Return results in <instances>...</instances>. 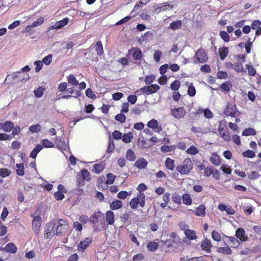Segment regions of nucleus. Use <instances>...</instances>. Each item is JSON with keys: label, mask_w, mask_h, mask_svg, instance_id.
Wrapping results in <instances>:
<instances>
[{"label": "nucleus", "mask_w": 261, "mask_h": 261, "mask_svg": "<svg viewBox=\"0 0 261 261\" xmlns=\"http://www.w3.org/2000/svg\"><path fill=\"white\" fill-rule=\"evenodd\" d=\"M101 216V213L100 211L94 213L90 219V222L93 224H95L98 223V219Z\"/></svg>", "instance_id": "obj_22"}, {"label": "nucleus", "mask_w": 261, "mask_h": 261, "mask_svg": "<svg viewBox=\"0 0 261 261\" xmlns=\"http://www.w3.org/2000/svg\"><path fill=\"white\" fill-rule=\"evenodd\" d=\"M180 87V82L178 80H175L171 84V88L174 90H177Z\"/></svg>", "instance_id": "obj_58"}, {"label": "nucleus", "mask_w": 261, "mask_h": 261, "mask_svg": "<svg viewBox=\"0 0 261 261\" xmlns=\"http://www.w3.org/2000/svg\"><path fill=\"white\" fill-rule=\"evenodd\" d=\"M139 202V201L138 194L137 197L131 199V200L129 202V205L132 208L136 209V208H137V207L138 206Z\"/></svg>", "instance_id": "obj_35"}, {"label": "nucleus", "mask_w": 261, "mask_h": 261, "mask_svg": "<svg viewBox=\"0 0 261 261\" xmlns=\"http://www.w3.org/2000/svg\"><path fill=\"white\" fill-rule=\"evenodd\" d=\"M148 162L144 158H140L134 164V166L139 169H144L147 165Z\"/></svg>", "instance_id": "obj_11"}, {"label": "nucleus", "mask_w": 261, "mask_h": 261, "mask_svg": "<svg viewBox=\"0 0 261 261\" xmlns=\"http://www.w3.org/2000/svg\"><path fill=\"white\" fill-rule=\"evenodd\" d=\"M231 87V85L230 83L228 82H226L224 83H223L221 85V88L224 90V91H226L227 92H228Z\"/></svg>", "instance_id": "obj_57"}, {"label": "nucleus", "mask_w": 261, "mask_h": 261, "mask_svg": "<svg viewBox=\"0 0 261 261\" xmlns=\"http://www.w3.org/2000/svg\"><path fill=\"white\" fill-rule=\"evenodd\" d=\"M126 159L130 161H134L136 160V155L131 149H128L126 153Z\"/></svg>", "instance_id": "obj_27"}, {"label": "nucleus", "mask_w": 261, "mask_h": 261, "mask_svg": "<svg viewBox=\"0 0 261 261\" xmlns=\"http://www.w3.org/2000/svg\"><path fill=\"white\" fill-rule=\"evenodd\" d=\"M114 214L112 211H109L106 213V220L109 225L114 223Z\"/></svg>", "instance_id": "obj_17"}, {"label": "nucleus", "mask_w": 261, "mask_h": 261, "mask_svg": "<svg viewBox=\"0 0 261 261\" xmlns=\"http://www.w3.org/2000/svg\"><path fill=\"white\" fill-rule=\"evenodd\" d=\"M199 151L196 148V147L193 145L191 146L187 150V152L188 154H191L192 155H195L198 153Z\"/></svg>", "instance_id": "obj_47"}, {"label": "nucleus", "mask_w": 261, "mask_h": 261, "mask_svg": "<svg viewBox=\"0 0 261 261\" xmlns=\"http://www.w3.org/2000/svg\"><path fill=\"white\" fill-rule=\"evenodd\" d=\"M91 242L92 240L90 238H86L83 241L80 242L77 247L78 250L82 251H84Z\"/></svg>", "instance_id": "obj_8"}, {"label": "nucleus", "mask_w": 261, "mask_h": 261, "mask_svg": "<svg viewBox=\"0 0 261 261\" xmlns=\"http://www.w3.org/2000/svg\"><path fill=\"white\" fill-rule=\"evenodd\" d=\"M171 114L176 119H180L185 116L186 111L184 108L179 107L172 110Z\"/></svg>", "instance_id": "obj_4"}, {"label": "nucleus", "mask_w": 261, "mask_h": 261, "mask_svg": "<svg viewBox=\"0 0 261 261\" xmlns=\"http://www.w3.org/2000/svg\"><path fill=\"white\" fill-rule=\"evenodd\" d=\"M67 80L68 83L72 85L76 86L79 84V81L73 74H70L67 78Z\"/></svg>", "instance_id": "obj_31"}, {"label": "nucleus", "mask_w": 261, "mask_h": 261, "mask_svg": "<svg viewBox=\"0 0 261 261\" xmlns=\"http://www.w3.org/2000/svg\"><path fill=\"white\" fill-rule=\"evenodd\" d=\"M115 118L116 120L122 123L125 121L126 116L124 114H123L122 113H120V114H117L115 116Z\"/></svg>", "instance_id": "obj_44"}, {"label": "nucleus", "mask_w": 261, "mask_h": 261, "mask_svg": "<svg viewBox=\"0 0 261 261\" xmlns=\"http://www.w3.org/2000/svg\"><path fill=\"white\" fill-rule=\"evenodd\" d=\"M41 125L39 124L31 125L29 127V130L32 133H38L41 130Z\"/></svg>", "instance_id": "obj_41"}, {"label": "nucleus", "mask_w": 261, "mask_h": 261, "mask_svg": "<svg viewBox=\"0 0 261 261\" xmlns=\"http://www.w3.org/2000/svg\"><path fill=\"white\" fill-rule=\"evenodd\" d=\"M44 90H45V88H44L43 87H42V86L39 87L36 90H35L34 91L35 96L37 98H40V97H42Z\"/></svg>", "instance_id": "obj_36"}, {"label": "nucleus", "mask_w": 261, "mask_h": 261, "mask_svg": "<svg viewBox=\"0 0 261 261\" xmlns=\"http://www.w3.org/2000/svg\"><path fill=\"white\" fill-rule=\"evenodd\" d=\"M121 138L124 143H128L132 141L133 136L132 133H128L124 134Z\"/></svg>", "instance_id": "obj_25"}, {"label": "nucleus", "mask_w": 261, "mask_h": 261, "mask_svg": "<svg viewBox=\"0 0 261 261\" xmlns=\"http://www.w3.org/2000/svg\"><path fill=\"white\" fill-rule=\"evenodd\" d=\"M162 55L161 51L158 50L154 51L153 54V58L156 62H159L160 60L161 57Z\"/></svg>", "instance_id": "obj_61"}, {"label": "nucleus", "mask_w": 261, "mask_h": 261, "mask_svg": "<svg viewBox=\"0 0 261 261\" xmlns=\"http://www.w3.org/2000/svg\"><path fill=\"white\" fill-rule=\"evenodd\" d=\"M182 27L181 21L180 20H176L171 23L170 28L172 30H176L180 29Z\"/></svg>", "instance_id": "obj_23"}, {"label": "nucleus", "mask_w": 261, "mask_h": 261, "mask_svg": "<svg viewBox=\"0 0 261 261\" xmlns=\"http://www.w3.org/2000/svg\"><path fill=\"white\" fill-rule=\"evenodd\" d=\"M81 175L83 178V179L89 180L90 178H89L90 176L89 172L86 169H83L81 171Z\"/></svg>", "instance_id": "obj_48"}, {"label": "nucleus", "mask_w": 261, "mask_h": 261, "mask_svg": "<svg viewBox=\"0 0 261 261\" xmlns=\"http://www.w3.org/2000/svg\"><path fill=\"white\" fill-rule=\"evenodd\" d=\"M228 54V49L226 47H223L219 48V54L220 58L222 60H223Z\"/></svg>", "instance_id": "obj_18"}, {"label": "nucleus", "mask_w": 261, "mask_h": 261, "mask_svg": "<svg viewBox=\"0 0 261 261\" xmlns=\"http://www.w3.org/2000/svg\"><path fill=\"white\" fill-rule=\"evenodd\" d=\"M2 129L5 132H10L14 127V124L10 121H7L2 125Z\"/></svg>", "instance_id": "obj_14"}, {"label": "nucleus", "mask_w": 261, "mask_h": 261, "mask_svg": "<svg viewBox=\"0 0 261 261\" xmlns=\"http://www.w3.org/2000/svg\"><path fill=\"white\" fill-rule=\"evenodd\" d=\"M5 250L7 252L15 253L17 251V247L12 243H10L5 246Z\"/></svg>", "instance_id": "obj_21"}, {"label": "nucleus", "mask_w": 261, "mask_h": 261, "mask_svg": "<svg viewBox=\"0 0 261 261\" xmlns=\"http://www.w3.org/2000/svg\"><path fill=\"white\" fill-rule=\"evenodd\" d=\"M132 51H133V58L134 60H140L142 59L143 55L140 49L138 48H133Z\"/></svg>", "instance_id": "obj_10"}, {"label": "nucleus", "mask_w": 261, "mask_h": 261, "mask_svg": "<svg viewBox=\"0 0 261 261\" xmlns=\"http://www.w3.org/2000/svg\"><path fill=\"white\" fill-rule=\"evenodd\" d=\"M185 234L187 238L190 240H192L196 238L195 231L193 230L188 229V230H186Z\"/></svg>", "instance_id": "obj_24"}, {"label": "nucleus", "mask_w": 261, "mask_h": 261, "mask_svg": "<svg viewBox=\"0 0 261 261\" xmlns=\"http://www.w3.org/2000/svg\"><path fill=\"white\" fill-rule=\"evenodd\" d=\"M16 173L19 176H23L24 174L23 164H17Z\"/></svg>", "instance_id": "obj_29"}, {"label": "nucleus", "mask_w": 261, "mask_h": 261, "mask_svg": "<svg viewBox=\"0 0 261 261\" xmlns=\"http://www.w3.org/2000/svg\"><path fill=\"white\" fill-rule=\"evenodd\" d=\"M116 178V176L112 173H109L107 174V184H112L114 182Z\"/></svg>", "instance_id": "obj_53"}, {"label": "nucleus", "mask_w": 261, "mask_h": 261, "mask_svg": "<svg viewBox=\"0 0 261 261\" xmlns=\"http://www.w3.org/2000/svg\"><path fill=\"white\" fill-rule=\"evenodd\" d=\"M196 94V89L192 84H191L188 90V94L190 96H194Z\"/></svg>", "instance_id": "obj_50"}, {"label": "nucleus", "mask_w": 261, "mask_h": 261, "mask_svg": "<svg viewBox=\"0 0 261 261\" xmlns=\"http://www.w3.org/2000/svg\"><path fill=\"white\" fill-rule=\"evenodd\" d=\"M138 198H139V204H140L141 207H143L145 205V194L143 193L140 192L138 193Z\"/></svg>", "instance_id": "obj_33"}, {"label": "nucleus", "mask_w": 261, "mask_h": 261, "mask_svg": "<svg viewBox=\"0 0 261 261\" xmlns=\"http://www.w3.org/2000/svg\"><path fill=\"white\" fill-rule=\"evenodd\" d=\"M210 161L215 166H218L221 163L220 158L216 153L213 154L212 156L210 158Z\"/></svg>", "instance_id": "obj_16"}, {"label": "nucleus", "mask_w": 261, "mask_h": 261, "mask_svg": "<svg viewBox=\"0 0 261 261\" xmlns=\"http://www.w3.org/2000/svg\"><path fill=\"white\" fill-rule=\"evenodd\" d=\"M212 244L211 241L210 240L205 239L204 241H203L201 245V247L203 250H205L208 252H211V248L212 247Z\"/></svg>", "instance_id": "obj_13"}, {"label": "nucleus", "mask_w": 261, "mask_h": 261, "mask_svg": "<svg viewBox=\"0 0 261 261\" xmlns=\"http://www.w3.org/2000/svg\"><path fill=\"white\" fill-rule=\"evenodd\" d=\"M128 195V193L126 191H121L117 194V197L119 199H125Z\"/></svg>", "instance_id": "obj_64"}, {"label": "nucleus", "mask_w": 261, "mask_h": 261, "mask_svg": "<svg viewBox=\"0 0 261 261\" xmlns=\"http://www.w3.org/2000/svg\"><path fill=\"white\" fill-rule=\"evenodd\" d=\"M219 35L225 42H228L229 41L230 37L225 31H220Z\"/></svg>", "instance_id": "obj_43"}, {"label": "nucleus", "mask_w": 261, "mask_h": 261, "mask_svg": "<svg viewBox=\"0 0 261 261\" xmlns=\"http://www.w3.org/2000/svg\"><path fill=\"white\" fill-rule=\"evenodd\" d=\"M95 49L98 55H102L103 53V47L100 41H98L95 44Z\"/></svg>", "instance_id": "obj_39"}, {"label": "nucleus", "mask_w": 261, "mask_h": 261, "mask_svg": "<svg viewBox=\"0 0 261 261\" xmlns=\"http://www.w3.org/2000/svg\"><path fill=\"white\" fill-rule=\"evenodd\" d=\"M42 146L46 148H52L54 147V144L51 141L47 139H43L42 141Z\"/></svg>", "instance_id": "obj_42"}, {"label": "nucleus", "mask_w": 261, "mask_h": 261, "mask_svg": "<svg viewBox=\"0 0 261 261\" xmlns=\"http://www.w3.org/2000/svg\"><path fill=\"white\" fill-rule=\"evenodd\" d=\"M223 128H219V132L220 133V134H221V136L223 138V139L224 140H225V141H229L230 140V137L229 135V133L228 132H225V133H222V132L223 130Z\"/></svg>", "instance_id": "obj_52"}, {"label": "nucleus", "mask_w": 261, "mask_h": 261, "mask_svg": "<svg viewBox=\"0 0 261 261\" xmlns=\"http://www.w3.org/2000/svg\"><path fill=\"white\" fill-rule=\"evenodd\" d=\"M256 135V131L254 128H246L243 132L242 135L245 136H254Z\"/></svg>", "instance_id": "obj_28"}, {"label": "nucleus", "mask_w": 261, "mask_h": 261, "mask_svg": "<svg viewBox=\"0 0 261 261\" xmlns=\"http://www.w3.org/2000/svg\"><path fill=\"white\" fill-rule=\"evenodd\" d=\"M193 164L191 160L186 158L184 160L182 165L177 166L176 169L181 174H187L193 169Z\"/></svg>", "instance_id": "obj_1"}, {"label": "nucleus", "mask_w": 261, "mask_h": 261, "mask_svg": "<svg viewBox=\"0 0 261 261\" xmlns=\"http://www.w3.org/2000/svg\"><path fill=\"white\" fill-rule=\"evenodd\" d=\"M236 236L243 242L246 241L248 239V237L245 234L244 229L242 228H239L236 230Z\"/></svg>", "instance_id": "obj_7"}, {"label": "nucleus", "mask_w": 261, "mask_h": 261, "mask_svg": "<svg viewBox=\"0 0 261 261\" xmlns=\"http://www.w3.org/2000/svg\"><path fill=\"white\" fill-rule=\"evenodd\" d=\"M205 214V207L204 205H200L196 210L195 214L197 216H204Z\"/></svg>", "instance_id": "obj_19"}, {"label": "nucleus", "mask_w": 261, "mask_h": 261, "mask_svg": "<svg viewBox=\"0 0 261 261\" xmlns=\"http://www.w3.org/2000/svg\"><path fill=\"white\" fill-rule=\"evenodd\" d=\"M68 229V226H62L61 225L59 224L56 229V234L63 236L67 232Z\"/></svg>", "instance_id": "obj_12"}, {"label": "nucleus", "mask_w": 261, "mask_h": 261, "mask_svg": "<svg viewBox=\"0 0 261 261\" xmlns=\"http://www.w3.org/2000/svg\"><path fill=\"white\" fill-rule=\"evenodd\" d=\"M195 57L200 63H205L208 59L207 54L203 49H199L195 54Z\"/></svg>", "instance_id": "obj_3"}, {"label": "nucleus", "mask_w": 261, "mask_h": 261, "mask_svg": "<svg viewBox=\"0 0 261 261\" xmlns=\"http://www.w3.org/2000/svg\"><path fill=\"white\" fill-rule=\"evenodd\" d=\"M243 155L246 158H253L255 156V153L252 150H247L243 153Z\"/></svg>", "instance_id": "obj_51"}, {"label": "nucleus", "mask_w": 261, "mask_h": 261, "mask_svg": "<svg viewBox=\"0 0 261 261\" xmlns=\"http://www.w3.org/2000/svg\"><path fill=\"white\" fill-rule=\"evenodd\" d=\"M93 169L96 173H99L103 171L104 167L102 165L96 164L93 166Z\"/></svg>", "instance_id": "obj_59"}, {"label": "nucleus", "mask_w": 261, "mask_h": 261, "mask_svg": "<svg viewBox=\"0 0 261 261\" xmlns=\"http://www.w3.org/2000/svg\"><path fill=\"white\" fill-rule=\"evenodd\" d=\"M69 20V18L66 17L62 20L58 21L54 25L48 28V30L50 31L54 29H59L62 28L68 24Z\"/></svg>", "instance_id": "obj_5"}, {"label": "nucleus", "mask_w": 261, "mask_h": 261, "mask_svg": "<svg viewBox=\"0 0 261 261\" xmlns=\"http://www.w3.org/2000/svg\"><path fill=\"white\" fill-rule=\"evenodd\" d=\"M138 145L142 148H147L151 146V144H148L144 139L139 138L137 141Z\"/></svg>", "instance_id": "obj_32"}, {"label": "nucleus", "mask_w": 261, "mask_h": 261, "mask_svg": "<svg viewBox=\"0 0 261 261\" xmlns=\"http://www.w3.org/2000/svg\"><path fill=\"white\" fill-rule=\"evenodd\" d=\"M41 217L39 216H37L34 217L32 221V227L36 233H39L41 226Z\"/></svg>", "instance_id": "obj_6"}, {"label": "nucleus", "mask_w": 261, "mask_h": 261, "mask_svg": "<svg viewBox=\"0 0 261 261\" xmlns=\"http://www.w3.org/2000/svg\"><path fill=\"white\" fill-rule=\"evenodd\" d=\"M147 248L151 251H155L158 248V244L155 242H151L147 244Z\"/></svg>", "instance_id": "obj_37"}, {"label": "nucleus", "mask_w": 261, "mask_h": 261, "mask_svg": "<svg viewBox=\"0 0 261 261\" xmlns=\"http://www.w3.org/2000/svg\"><path fill=\"white\" fill-rule=\"evenodd\" d=\"M148 127L152 129H155L158 126V121L155 119H152L147 123Z\"/></svg>", "instance_id": "obj_55"}, {"label": "nucleus", "mask_w": 261, "mask_h": 261, "mask_svg": "<svg viewBox=\"0 0 261 261\" xmlns=\"http://www.w3.org/2000/svg\"><path fill=\"white\" fill-rule=\"evenodd\" d=\"M44 22V18L42 17L39 18L37 20L33 21L31 25L33 28L36 27L38 25H40L42 24Z\"/></svg>", "instance_id": "obj_56"}, {"label": "nucleus", "mask_w": 261, "mask_h": 261, "mask_svg": "<svg viewBox=\"0 0 261 261\" xmlns=\"http://www.w3.org/2000/svg\"><path fill=\"white\" fill-rule=\"evenodd\" d=\"M217 252L224 254L229 255L231 254V250L229 247H219L217 249Z\"/></svg>", "instance_id": "obj_30"}, {"label": "nucleus", "mask_w": 261, "mask_h": 261, "mask_svg": "<svg viewBox=\"0 0 261 261\" xmlns=\"http://www.w3.org/2000/svg\"><path fill=\"white\" fill-rule=\"evenodd\" d=\"M55 198L58 200H61L64 198V195L61 192L57 191L54 194Z\"/></svg>", "instance_id": "obj_62"}, {"label": "nucleus", "mask_w": 261, "mask_h": 261, "mask_svg": "<svg viewBox=\"0 0 261 261\" xmlns=\"http://www.w3.org/2000/svg\"><path fill=\"white\" fill-rule=\"evenodd\" d=\"M140 90L142 91L143 93H146L147 94L153 93L152 91V88L150 86H145L141 88Z\"/></svg>", "instance_id": "obj_45"}, {"label": "nucleus", "mask_w": 261, "mask_h": 261, "mask_svg": "<svg viewBox=\"0 0 261 261\" xmlns=\"http://www.w3.org/2000/svg\"><path fill=\"white\" fill-rule=\"evenodd\" d=\"M53 56L51 55H48L42 59V62L45 65H49L52 61Z\"/></svg>", "instance_id": "obj_54"}, {"label": "nucleus", "mask_w": 261, "mask_h": 261, "mask_svg": "<svg viewBox=\"0 0 261 261\" xmlns=\"http://www.w3.org/2000/svg\"><path fill=\"white\" fill-rule=\"evenodd\" d=\"M212 238L217 242L220 241L221 240V237L220 234L217 231L214 230L212 233Z\"/></svg>", "instance_id": "obj_49"}, {"label": "nucleus", "mask_w": 261, "mask_h": 261, "mask_svg": "<svg viewBox=\"0 0 261 261\" xmlns=\"http://www.w3.org/2000/svg\"><path fill=\"white\" fill-rule=\"evenodd\" d=\"M12 172L6 168L0 169V176L2 177H6L11 174Z\"/></svg>", "instance_id": "obj_38"}, {"label": "nucleus", "mask_w": 261, "mask_h": 261, "mask_svg": "<svg viewBox=\"0 0 261 261\" xmlns=\"http://www.w3.org/2000/svg\"><path fill=\"white\" fill-rule=\"evenodd\" d=\"M155 79V76L153 75H150L147 76L145 79V82L147 85L151 84Z\"/></svg>", "instance_id": "obj_63"}, {"label": "nucleus", "mask_w": 261, "mask_h": 261, "mask_svg": "<svg viewBox=\"0 0 261 261\" xmlns=\"http://www.w3.org/2000/svg\"><path fill=\"white\" fill-rule=\"evenodd\" d=\"M122 206V202L119 200L113 201L110 204V208L112 210H116L121 208Z\"/></svg>", "instance_id": "obj_15"}, {"label": "nucleus", "mask_w": 261, "mask_h": 261, "mask_svg": "<svg viewBox=\"0 0 261 261\" xmlns=\"http://www.w3.org/2000/svg\"><path fill=\"white\" fill-rule=\"evenodd\" d=\"M21 73V71L14 73L12 76L13 80H15L18 78V82H23V81H27L29 79V76L28 74H24L23 76V77H22L21 76H20Z\"/></svg>", "instance_id": "obj_9"}, {"label": "nucleus", "mask_w": 261, "mask_h": 261, "mask_svg": "<svg viewBox=\"0 0 261 261\" xmlns=\"http://www.w3.org/2000/svg\"><path fill=\"white\" fill-rule=\"evenodd\" d=\"M166 167L170 170H173L174 168V161L169 158H167L165 161Z\"/></svg>", "instance_id": "obj_26"}, {"label": "nucleus", "mask_w": 261, "mask_h": 261, "mask_svg": "<svg viewBox=\"0 0 261 261\" xmlns=\"http://www.w3.org/2000/svg\"><path fill=\"white\" fill-rule=\"evenodd\" d=\"M183 203L186 205H190L192 203L191 198L189 194H185L182 195Z\"/></svg>", "instance_id": "obj_34"}, {"label": "nucleus", "mask_w": 261, "mask_h": 261, "mask_svg": "<svg viewBox=\"0 0 261 261\" xmlns=\"http://www.w3.org/2000/svg\"><path fill=\"white\" fill-rule=\"evenodd\" d=\"M234 69L237 72H242L244 70L242 64L240 63H236L234 64Z\"/></svg>", "instance_id": "obj_60"}, {"label": "nucleus", "mask_w": 261, "mask_h": 261, "mask_svg": "<svg viewBox=\"0 0 261 261\" xmlns=\"http://www.w3.org/2000/svg\"><path fill=\"white\" fill-rule=\"evenodd\" d=\"M224 113L227 116H229L231 117H236L237 114L236 105L233 103H228L225 108Z\"/></svg>", "instance_id": "obj_2"}, {"label": "nucleus", "mask_w": 261, "mask_h": 261, "mask_svg": "<svg viewBox=\"0 0 261 261\" xmlns=\"http://www.w3.org/2000/svg\"><path fill=\"white\" fill-rule=\"evenodd\" d=\"M55 225L56 223L54 221H51L48 222L45 227V231H53V230L54 229Z\"/></svg>", "instance_id": "obj_40"}, {"label": "nucleus", "mask_w": 261, "mask_h": 261, "mask_svg": "<svg viewBox=\"0 0 261 261\" xmlns=\"http://www.w3.org/2000/svg\"><path fill=\"white\" fill-rule=\"evenodd\" d=\"M109 140L110 142L108 146L107 152L108 153H111L114 149L115 144L113 141H111L112 139L111 136H110Z\"/></svg>", "instance_id": "obj_46"}, {"label": "nucleus", "mask_w": 261, "mask_h": 261, "mask_svg": "<svg viewBox=\"0 0 261 261\" xmlns=\"http://www.w3.org/2000/svg\"><path fill=\"white\" fill-rule=\"evenodd\" d=\"M42 147L41 145H37L30 153V156L33 159H36L37 154L41 150Z\"/></svg>", "instance_id": "obj_20"}]
</instances>
